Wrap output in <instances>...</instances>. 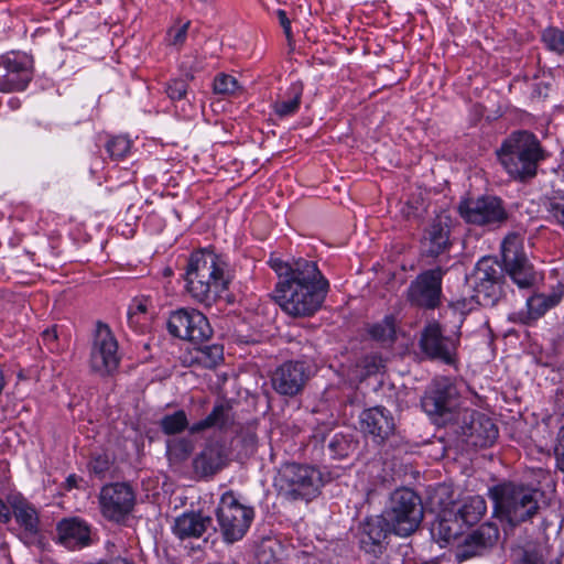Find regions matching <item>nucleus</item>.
<instances>
[{"label": "nucleus", "instance_id": "f257e3e1", "mask_svg": "<svg viewBox=\"0 0 564 564\" xmlns=\"http://www.w3.org/2000/svg\"><path fill=\"white\" fill-rule=\"evenodd\" d=\"M501 263L491 257L481 258L469 276L473 299L484 307L495 306L503 296V272L520 289H530L535 283L536 273L523 250V238L519 234L506 236L501 243Z\"/></svg>", "mask_w": 564, "mask_h": 564}, {"label": "nucleus", "instance_id": "f03ea898", "mask_svg": "<svg viewBox=\"0 0 564 564\" xmlns=\"http://www.w3.org/2000/svg\"><path fill=\"white\" fill-rule=\"evenodd\" d=\"M270 265L279 278L274 300L286 314L306 317L322 306L329 284L316 262L297 259L290 263L274 258Z\"/></svg>", "mask_w": 564, "mask_h": 564}, {"label": "nucleus", "instance_id": "7ed1b4c3", "mask_svg": "<svg viewBox=\"0 0 564 564\" xmlns=\"http://www.w3.org/2000/svg\"><path fill=\"white\" fill-rule=\"evenodd\" d=\"M226 264L208 251L194 252L187 264L185 280L188 293L205 305L215 303L227 291L230 278Z\"/></svg>", "mask_w": 564, "mask_h": 564}, {"label": "nucleus", "instance_id": "20e7f679", "mask_svg": "<svg viewBox=\"0 0 564 564\" xmlns=\"http://www.w3.org/2000/svg\"><path fill=\"white\" fill-rule=\"evenodd\" d=\"M497 155L511 177L525 181L536 175L538 166L546 159L547 152L533 133L519 130L503 140Z\"/></svg>", "mask_w": 564, "mask_h": 564}, {"label": "nucleus", "instance_id": "39448f33", "mask_svg": "<svg viewBox=\"0 0 564 564\" xmlns=\"http://www.w3.org/2000/svg\"><path fill=\"white\" fill-rule=\"evenodd\" d=\"M495 514L511 525L531 520L539 511L542 494L530 486L516 482L498 484L488 491Z\"/></svg>", "mask_w": 564, "mask_h": 564}, {"label": "nucleus", "instance_id": "423d86ee", "mask_svg": "<svg viewBox=\"0 0 564 564\" xmlns=\"http://www.w3.org/2000/svg\"><path fill=\"white\" fill-rule=\"evenodd\" d=\"M274 486L288 500L310 501L319 492L322 474L313 466L286 463L280 467Z\"/></svg>", "mask_w": 564, "mask_h": 564}, {"label": "nucleus", "instance_id": "0eeeda50", "mask_svg": "<svg viewBox=\"0 0 564 564\" xmlns=\"http://www.w3.org/2000/svg\"><path fill=\"white\" fill-rule=\"evenodd\" d=\"M448 430L458 443L471 448L491 446L498 438V427L491 417L465 406L457 412Z\"/></svg>", "mask_w": 564, "mask_h": 564}, {"label": "nucleus", "instance_id": "6e6552de", "mask_svg": "<svg viewBox=\"0 0 564 564\" xmlns=\"http://www.w3.org/2000/svg\"><path fill=\"white\" fill-rule=\"evenodd\" d=\"M384 518L394 534L411 535L417 530L423 519L420 498L410 489L395 490L391 496Z\"/></svg>", "mask_w": 564, "mask_h": 564}, {"label": "nucleus", "instance_id": "1a4fd4ad", "mask_svg": "<svg viewBox=\"0 0 564 564\" xmlns=\"http://www.w3.org/2000/svg\"><path fill=\"white\" fill-rule=\"evenodd\" d=\"M216 517L225 542L234 543L247 533L254 511L251 507L242 505L232 491H226L220 498Z\"/></svg>", "mask_w": 564, "mask_h": 564}, {"label": "nucleus", "instance_id": "9d476101", "mask_svg": "<svg viewBox=\"0 0 564 564\" xmlns=\"http://www.w3.org/2000/svg\"><path fill=\"white\" fill-rule=\"evenodd\" d=\"M460 217L468 224L500 227L508 219L502 200L496 196H481L463 200L458 205Z\"/></svg>", "mask_w": 564, "mask_h": 564}, {"label": "nucleus", "instance_id": "9b49d317", "mask_svg": "<svg viewBox=\"0 0 564 564\" xmlns=\"http://www.w3.org/2000/svg\"><path fill=\"white\" fill-rule=\"evenodd\" d=\"M118 341L107 324L98 322L90 351V367L100 376L112 373L119 366Z\"/></svg>", "mask_w": 564, "mask_h": 564}, {"label": "nucleus", "instance_id": "f8f14e48", "mask_svg": "<svg viewBox=\"0 0 564 564\" xmlns=\"http://www.w3.org/2000/svg\"><path fill=\"white\" fill-rule=\"evenodd\" d=\"M98 500L101 514L119 523L133 510L135 495L128 484L115 482L101 488Z\"/></svg>", "mask_w": 564, "mask_h": 564}, {"label": "nucleus", "instance_id": "ddd939ff", "mask_svg": "<svg viewBox=\"0 0 564 564\" xmlns=\"http://www.w3.org/2000/svg\"><path fill=\"white\" fill-rule=\"evenodd\" d=\"M167 329L174 337L193 343H203L213 334V329L204 314L196 310L185 308L175 311L170 315Z\"/></svg>", "mask_w": 564, "mask_h": 564}, {"label": "nucleus", "instance_id": "4468645a", "mask_svg": "<svg viewBox=\"0 0 564 564\" xmlns=\"http://www.w3.org/2000/svg\"><path fill=\"white\" fill-rule=\"evenodd\" d=\"M443 271H424L413 280L406 291L408 301L417 307L434 310L441 304Z\"/></svg>", "mask_w": 564, "mask_h": 564}, {"label": "nucleus", "instance_id": "2eb2a0df", "mask_svg": "<svg viewBox=\"0 0 564 564\" xmlns=\"http://www.w3.org/2000/svg\"><path fill=\"white\" fill-rule=\"evenodd\" d=\"M458 341V338L444 336L441 325L432 322L421 333L420 348L432 360L454 365L457 357Z\"/></svg>", "mask_w": 564, "mask_h": 564}, {"label": "nucleus", "instance_id": "dca6fc26", "mask_svg": "<svg viewBox=\"0 0 564 564\" xmlns=\"http://www.w3.org/2000/svg\"><path fill=\"white\" fill-rule=\"evenodd\" d=\"M424 412L449 427L464 406L457 390H426L421 400Z\"/></svg>", "mask_w": 564, "mask_h": 564}, {"label": "nucleus", "instance_id": "f3484780", "mask_svg": "<svg viewBox=\"0 0 564 564\" xmlns=\"http://www.w3.org/2000/svg\"><path fill=\"white\" fill-rule=\"evenodd\" d=\"M498 538V528L492 523H484L464 538L463 542L458 544L456 556L463 561L481 555L497 542Z\"/></svg>", "mask_w": 564, "mask_h": 564}, {"label": "nucleus", "instance_id": "a211bd4d", "mask_svg": "<svg viewBox=\"0 0 564 564\" xmlns=\"http://www.w3.org/2000/svg\"><path fill=\"white\" fill-rule=\"evenodd\" d=\"M32 78L29 62L0 57V91L23 90Z\"/></svg>", "mask_w": 564, "mask_h": 564}, {"label": "nucleus", "instance_id": "6ab92c4d", "mask_svg": "<svg viewBox=\"0 0 564 564\" xmlns=\"http://www.w3.org/2000/svg\"><path fill=\"white\" fill-rule=\"evenodd\" d=\"M390 525L384 517H371L360 525L359 542L365 552L378 556L384 549Z\"/></svg>", "mask_w": 564, "mask_h": 564}, {"label": "nucleus", "instance_id": "aec40b11", "mask_svg": "<svg viewBox=\"0 0 564 564\" xmlns=\"http://www.w3.org/2000/svg\"><path fill=\"white\" fill-rule=\"evenodd\" d=\"M361 429L373 442L382 444L393 433L394 423L384 408L375 406L362 412Z\"/></svg>", "mask_w": 564, "mask_h": 564}, {"label": "nucleus", "instance_id": "412c9836", "mask_svg": "<svg viewBox=\"0 0 564 564\" xmlns=\"http://www.w3.org/2000/svg\"><path fill=\"white\" fill-rule=\"evenodd\" d=\"M311 377V369L303 362H284L271 376L273 388H303Z\"/></svg>", "mask_w": 564, "mask_h": 564}, {"label": "nucleus", "instance_id": "4be33fe9", "mask_svg": "<svg viewBox=\"0 0 564 564\" xmlns=\"http://www.w3.org/2000/svg\"><path fill=\"white\" fill-rule=\"evenodd\" d=\"M59 542L67 549H82L90 543L87 523L77 518L64 519L57 524Z\"/></svg>", "mask_w": 564, "mask_h": 564}, {"label": "nucleus", "instance_id": "5701e85b", "mask_svg": "<svg viewBox=\"0 0 564 564\" xmlns=\"http://www.w3.org/2000/svg\"><path fill=\"white\" fill-rule=\"evenodd\" d=\"M424 252L430 257H437L449 246V226L441 217L435 218L425 230L422 239Z\"/></svg>", "mask_w": 564, "mask_h": 564}, {"label": "nucleus", "instance_id": "b1692460", "mask_svg": "<svg viewBox=\"0 0 564 564\" xmlns=\"http://www.w3.org/2000/svg\"><path fill=\"white\" fill-rule=\"evenodd\" d=\"M227 458L223 446L212 444L206 446L193 460L194 471L202 476H213L223 469Z\"/></svg>", "mask_w": 564, "mask_h": 564}, {"label": "nucleus", "instance_id": "393cba45", "mask_svg": "<svg viewBox=\"0 0 564 564\" xmlns=\"http://www.w3.org/2000/svg\"><path fill=\"white\" fill-rule=\"evenodd\" d=\"M212 525V518L200 513H183L175 519L174 534L181 539L200 538Z\"/></svg>", "mask_w": 564, "mask_h": 564}, {"label": "nucleus", "instance_id": "a878e982", "mask_svg": "<svg viewBox=\"0 0 564 564\" xmlns=\"http://www.w3.org/2000/svg\"><path fill=\"white\" fill-rule=\"evenodd\" d=\"M234 424L232 405L229 401H219L215 404L208 416L189 427L192 434L203 432L210 427L228 429Z\"/></svg>", "mask_w": 564, "mask_h": 564}, {"label": "nucleus", "instance_id": "bb28decb", "mask_svg": "<svg viewBox=\"0 0 564 564\" xmlns=\"http://www.w3.org/2000/svg\"><path fill=\"white\" fill-rule=\"evenodd\" d=\"M487 511V503L481 496H470L465 498L457 508L455 514L462 523L473 525L481 520Z\"/></svg>", "mask_w": 564, "mask_h": 564}, {"label": "nucleus", "instance_id": "cd10ccee", "mask_svg": "<svg viewBox=\"0 0 564 564\" xmlns=\"http://www.w3.org/2000/svg\"><path fill=\"white\" fill-rule=\"evenodd\" d=\"M10 505L20 525L30 532H36L39 524L36 510L21 497H12Z\"/></svg>", "mask_w": 564, "mask_h": 564}, {"label": "nucleus", "instance_id": "c85d7f7f", "mask_svg": "<svg viewBox=\"0 0 564 564\" xmlns=\"http://www.w3.org/2000/svg\"><path fill=\"white\" fill-rule=\"evenodd\" d=\"M561 296L557 294H535L527 300L528 315L531 319H538L545 312L558 304Z\"/></svg>", "mask_w": 564, "mask_h": 564}, {"label": "nucleus", "instance_id": "c756f323", "mask_svg": "<svg viewBox=\"0 0 564 564\" xmlns=\"http://www.w3.org/2000/svg\"><path fill=\"white\" fill-rule=\"evenodd\" d=\"M451 516L452 512L444 511L437 524L433 528V532L446 543L456 540L460 534L459 518L454 514L455 519L453 520L451 519Z\"/></svg>", "mask_w": 564, "mask_h": 564}, {"label": "nucleus", "instance_id": "7c9ffc66", "mask_svg": "<svg viewBox=\"0 0 564 564\" xmlns=\"http://www.w3.org/2000/svg\"><path fill=\"white\" fill-rule=\"evenodd\" d=\"M194 451V444L189 438H172L166 443L167 458L173 464L186 460Z\"/></svg>", "mask_w": 564, "mask_h": 564}, {"label": "nucleus", "instance_id": "2f4dec72", "mask_svg": "<svg viewBox=\"0 0 564 564\" xmlns=\"http://www.w3.org/2000/svg\"><path fill=\"white\" fill-rule=\"evenodd\" d=\"M516 564H545V550L541 545L525 544L514 551Z\"/></svg>", "mask_w": 564, "mask_h": 564}, {"label": "nucleus", "instance_id": "473e14b6", "mask_svg": "<svg viewBox=\"0 0 564 564\" xmlns=\"http://www.w3.org/2000/svg\"><path fill=\"white\" fill-rule=\"evenodd\" d=\"M302 93V84L292 85L290 88V98L286 100H280L275 102V113L280 117H286L294 113L300 107Z\"/></svg>", "mask_w": 564, "mask_h": 564}, {"label": "nucleus", "instance_id": "72a5a7b5", "mask_svg": "<svg viewBox=\"0 0 564 564\" xmlns=\"http://www.w3.org/2000/svg\"><path fill=\"white\" fill-rule=\"evenodd\" d=\"M187 425L188 422L184 411H176L161 420V429L167 435L181 433Z\"/></svg>", "mask_w": 564, "mask_h": 564}, {"label": "nucleus", "instance_id": "f704fd0d", "mask_svg": "<svg viewBox=\"0 0 564 564\" xmlns=\"http://www.w3.org/2000/svg\"><path fill=\"white\" fill-rule=\"evenodd\" d=\"M370 335L382 344H391L394 340L395 328L392 317L384 318L381 323L370 328Z\"/></svg>", "mask_w": 564, "mask_h": 564}, {"label": "nucleus", "instance_id": "c9c22d12", "mask_svg": "<svg viewBox=\"0 0 564 564\" xmlns=\"http://www.w3.org/2000/svg\"><path fill=\"white\" fill-rule=\"evenodd\" d=\"M542 40L549 50L564 54V31L556 28H547L542 33Z\"/></svg>", "mask_w": 564, "mask_h": 564}, {"label": "nucleus", "instance_id": "e433bc0d", "mask_svg": "<svg viewBox=\"0 0 564 564\" xmlns=\"http://www.w3.org/2000/svg\"><path fill=\"white\" fill-rule=\"evenodd\" d=\"M240 89L237 79L227 74H219L214 80V91L219 95H234Z\"/></svg>", "mask_w": 564, "mask_h": 564}, {"label": "nucleus", "instance_id": "4c0bfd02", "mask_svg": "<svg viewBox=\"0 0 564 564\" xmlns=\"http://www.w3.org/2000/svg\"><path fill=\"white\" fill-rule=\"evenodd\" d=\"M107 150L112 158L121 159L130 150V140L126 137H116L108 142Z\"/></svg>", "mask_w": 564, "mask_h": 564}, {"label": "nucleus", "instance_id": "58836bf2", "mask_svg": "<svg viewBox=\"0 0 564 564\" xmlns=\"http://www.w3.org/2000/svg\"><path fill=\"white\" fill-rule=\"evenodd\" d=\"M350 446V443L343 435H335L328 444L330 453L336 457L348 456Z\"/></svg>", "mask_w": 564, "mask_h": 564}, {"label": "nucleus", "instance_id": "ea45409f", "mask_svg": "<svg viewBox=\"0 0 564 564\" xmlns=\"http://www.w3.org/2000/svg\"><path fill=\"white\" fill-rule=\"evenodd\" d=\"M111 466V460L108 455L100 454L95 457L89 463V469L91 473L97 475L98 477H105L106 473L109 470Z\"/></svg>", "mask_w": 564, "mask_h": 564}, {"label": "nucleus", "instance_id": "a19ab883", "mask_svg": "<svg viewBox=\"0 0 564 564\" xmlns=\"http://www.w3.org/2000/svg\"><path fill=\"white\" fill-rule=\"evenodd\" d=\"M187 84L184 79L172 80L166 88V93L172 100H180L185 97Z\"/></svg>", "mask_w": 564, "mask_h": 564}, {"label": "nucleus", "instance_id": "79ce46f5", "mask_svg": "<svg viewBox=\"0 0 564 564\" xmlns=\"http://www.w3.org/2000/svg\"><path fill=\"white\" fill-rule=\"evenodd\" d=\"M550 212L552 216L564 226V194L555 197L550 203Z\"/></svg>", "mask_w": 564, "mask_h": 564}, {"label": "nucleus", "instance_id": "37998d69", "mask_svg": "<svg viewBox=\"0 0 564 564\" xmlns=\"http://www.w3.org/2000/svg\"><path fill=\"white\" fill-rule=\"evenodd\" d=\"M41 336H42V341H43L44 346L48 350L54 351L57 348L58 335H57L56 326L46 328L45 330L42 332Z\"/></svg>", "mask_w": 564, "mask_h": 564}, {"label": "nucleus", "instance_id": "c03bdc74", "mask_svg": "<svg viewBox=\"0 0 564 564\" xmlns=\"http://www.w3.org/2000/svg\"><path fill=\"white\" fill-rule=\"evenodd\" d=\"M203 352L209 358V366L223 360V347L218 345L206 346Z\"/></svg>", "mask_w": 564, "mask_h": 564}, {"label": "nucleus", "instance_id": "a18cd8bd", "mask_svg": "<svg viewBox=\"0 0 564 564\" xmlns=\"http://www.w3.org/2000/svg\"><path fill=\"white\" fill-rule=\"evenodd\" d=\"M189 26V22H186L181 28L176 30H171L170 35L172 36L171 44L173 45H182L185 42L187 30Z\"/></svg>", "mask_w": 564, "mask_h": 564}, {"label": "nucleus", "instance_id": "49530a36", "mask_svg": "<svg viewBox=\"0 0 564 564\" xmlns=\"http://www.w3.org/2000/svg\"><path fill=\"white\" fill-rule=\"evenodd\" d=\"M555 455L557 467L564 471V426L560 430L558 433V443L555 448Z\"/></svg>", "mask_w": 564, "mask_h": 564}, {"label": "nucleus", "instance_id": "de8ad7c7", "mask_svg": "<svg viewBox=\"0 0 564 564\" xmlns=\"http://www.w3.org/2000/svg\"><path fill=\"white\" fill-rule=\"evenodd\" d=\"M276 14H278L280 24L283 28V31L286 35L288 41H291V39H292L291 21L286 17V13L284 10H278Z\"/></svg>", "mask_w": 564, "mask_h": 564}, {"label": "nucleus", "instance_id": "09e8293b", "mask_svg": "<svg viewBox=\"0 0 564 564\" xmlns=\"http://www.w3.org/2000/svg\"><path fill=\"white\" fill-rule=\"evenodd\" d=\"M217 378L219 379L218 382L216 383L217 386L226 384V383L237 384L236 381L238 380V377L236 376L235 372H231V373H227V372L218 373Z\"/></svg>", "mask_w": 564, "mask_h": 564}, {"label": "nucleus", "instance_id": "8fccbe9b", "mask_svg": "<svg viewBox=\"0 0 564 564\" xmlns=\"http://www.w3.org/2000/svg\"><path fill=\"white\" fill-rule=\"evenodd\" d=\"M11 519V513L6 503L0 499V522L8 523Z\"/></svg>", "mask_w": 564, "mask_h": 564}, {"label": "nucleus", "instance_id": "3c124183", "mask_svg": "<svg viewBox=\"0 0 564 564\" xmlns=\"http://www.w3.org/2000/svg\"><path fill=\"white\" fill-rule=\"evenodd\" d=\"M147 310H148L147 304L144 302H139L135 306V311H130L128 314L130 323H134L133 318L137 313H145Z\"/></svg>", "mask_w": 564, "mask_h": 564}, {"label": "nucleus", "instance_id": "603ef678", "mask_svg": "<svg viewBox=\"0 0 564 564\" xmlns=\"http://www.w3.org/2000/svg\"><path fill=\"white\" fill-rule=\"evenodd\" d=\"M82 480L79 477H77L75 474H72L69 475L67 478H66V481H65V488L67 490H70L73 488H77L78 487V481Z\"/></svg>", "mask_w": 564, "mask_h": 564}, {"label": "nucleus", "instance_id": "864d4df0", "mask_svg": "<svg viewBox=\"0 0 564 564\" xmlns=\"http://www.w3.org/2000/svg\"><path fill=\"white\" fill-rule=\"evenodd\" d=\"M409 210L405 213L408 217L416 215V212L419 209L417 206H413L411 204H408Z\"/></svg>", "mask_w": 564, "mask_h": 564}, {"label": "nucleus", "instance_id": "5fc2aeb1", "mask_svg": "<svg viewBox=\"0 0 564 564\" xmlns=\"http://www.w3.org/2000/svg\"><path fill=\"white\" fill-rule=\"evenodd\" d=\"M299 390H283V393L289 397H294Z\"/></svg>", "mask_w": 564, "mask_h": 564}, {"label": "nucleus", "instance_id": "6e6d98bb", "mask_svg": "<svg viewBox=\"0 0 564 564\" xmlns=\"http://www.w3.org/2000/svg\"><path fill=\"white\" fill-rule=\"evenodd\" d=\"M171 375L167 373L166 370L162 371V376L160 375V382L162 383L163 379H169Z\"/></svg>", "mask_w": 564, "mask_h": 564}, {"label": "nucleus", "instance_id": "4d7b16f0", "mask_svg": "<svg viewBox=\"0 0 564 564\" xmlns=\"http://www.w3.org/2000/svg\"><path fill=\"white\" fill-rule=\"evenodd\" d=\"M184 376H185V377H187V376L192 377V376H193V373H192V372H188V373H184Z\"/></svg>", "mask_w": 564, "mask_h": 564}, {"label": "nucleus", "instance_id": "13d9d810", "mask_svg": "<svg viewBox=\"0 0 564 564\" xmlns=\"http://www.w3.org/2000/svg\"><path fill=\"white\" fill-rule=\"evenodd\" d=\"M23 377H24L23 372L22 371L19 372V378H23Z\"/></svg>", "mask_w": 564, "mask_h": 564}]
</instances>
